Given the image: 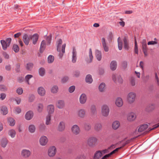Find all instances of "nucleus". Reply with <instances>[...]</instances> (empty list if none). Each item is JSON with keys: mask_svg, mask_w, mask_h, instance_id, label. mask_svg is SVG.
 I'll return each mask as SVG.
<instances>
[{"mask_svg": "<svg viewBox=\"0 0 159 159\" xmlns=\"http://www.w3.org/2000/svg\"><path fill=\"white\" fill-rule=\"evenodd\" d=\"M62 43V41L61 39H59L57 42V50L59 52V56L60 58L62 57L63 54L65 52V48L66 46L65 44H64L61 47V45Z\"/></svg>", "mask_w": 159, "mask_h": 159, "instance_id": "nucleus-1", "label": "nucleus"}, {"mask_svg": "<svg viewBox=\"0 0 159 159\" xmlns=\"http://www.w3.org/2000/svg\"><path fill=\"white\" fill-rule=\"evenodd\" d=\"M110 109L109 106L106 104L102 105L101 108V113L103 117H107L109 114Z\"/></svg>", "mask_w": 159, "mask_h": 159, "instance_id": "nucleus-2", "label": "nucleus"}, {"mask_svg": "<svg viewBox=\"0 0 159 159\" xmlns=\"http://www.w3.org/2000/svg\"><path fill=\"white\" fill-rule=\"evenodd\" d=\"M136 97V93L133 92H129L127 97V100L128 103L132 104L134 103Z\"/></svg>", "mask_w": 159, "mask_h": 159, "instance_id": "nucleus-3", "label": "nucleus"}, {"mask_svg": "<svg viewBox=\"0 0 159 159\" xmlns=\"http://www.w3.org/2000/svg\"><path fill=\"white\" fill-rule=\"evenodd\" d=\"M57 152L56 148L54 146H52L49 147L47 151V155L50 157H54Z\"/></svg>", "mask_w": 159, "mask_h": 159, "instance_id": "nucleus-4", "label": "nucleus"}, {"mask_svg": "<svg viewBox=\"0 0 159 159\" xmlns=\"http://www.w3.org/2000/svg\"><path fill=\"white\" fill-rule=\"evenodd\" d=\"M76 115L79 118L81 119L84 118L86 116L85 110L83 108L79 109L76 112Z\"/></svg>", "mask_w": 159, "mask_h": 159, "instance_id": "nucleus-5", "label": "nucleus"}, {"mask_svg": "<svg viewBox=\"0 0 159 159\" xmlns=\"http://www.w3.org/2000/svg\"><path fill=\"white\" fill-rule=\"evenodd\" d=\"M109 152L108 149H105L102 151H98L95 153L93 159H100L102 156L104 154Z\"/></svg>", "mask_w": 159, "mask_h": 159, "instance_id": "nucleus-6", "label": "nucleus"}, {"mask_svg": "<svg viewBox=\"0 0 159 159\" xmlns=\"http://www.w3.org/2000/svg\"><path fill=\"white\" fill-rule=\"evenodd\" d=\"M112 78L113 80L116 83L122 84L123 82L122 78L120 75L113 74Z\"/></svg>", "mask_w": 159, "mask_h": 159, "instance_id": "nucleus-7", "label": "nucleus"}, {"mask_svg": "<svg viewBox=\"0 0 159 159\" xmlns=\"http://www.w3.org/2000/svg\"><path fill=\"white\" fill-rule=\"evenodd\" d=\"M97 140V139L95 137H89L87 139V144L89 146L93 147L96 143Z\"/></svg>", "mask_w": 159, "mask_h": 159, "instance_id": "nucleus-8", "label": "nucleus"}, {"mask_svg": "<svg viewBox=\"0 0 159 159\" xmlns=\"http://www.w3.org/2000/svg\"><path fill=\"white\" fill-rule=\"evenodd\" d=\"M71 131L73 135H77L80 134L81 130L78 125L75 124L71 127Z\"/></svg>", "mask_w": 159, "mask_h": 159, "instance_id": "nucleus-9", "label": "nucleus"}, {"mask_svg": "<svg viewBox=\"0 0 159 159\" xmlns=\"http://www.w3.org/2000/svg\"><path fill=\"white\" fill-rule=\"evenodd\" d=\"M48 141V139L45 136L43 135L40 137L39 139V143L42 146H45L47 144Z\"/></svg>", "mask_w": 159, "mask_h": 159, "instance_id": "nucleus-10", "label": "nucleus"}, {"mask_svg": "<svg viewBox=\"0 0 159 159\" xmlns=\"http://www.w3.org/2000/svg\"><path fill=\"white\" fill-rule=\"evenodd\" d=\"M21 156L24 158L29 157L31 155V152L28 149H23L21 152Z\"/></svg>", "mask_w": 159, "mask_h": 159, "instance_id": "nucleus-11", "label": "nucleus"}, {"mask_svg": "<svg viewBox=\"0 0 159 159\" xmlns=\"http://www.w3.org/2000/svg\"><path fill=\"white\" fill-rule=\"evenodd\" d=\"M65 122L63 121H60L57 126V130L59 132H63L65 130Z\"/></svg>", "mask_w": 159, "mask_h": 159, "instance_id": "nucleus-12", "label": "nucleus"}, {"mask_svg": "<svg viewBox=\"0 0 159 159\" xmlns=\"http://www.w3.org/2000/svg\"><path fill=\"white\" fill-rule=\"evenodd\" d=\"M37 92L39 96L43 97L46 95V91L43 87L40 86L37 88Z\"/></svg>", "mask_w": 159, "mask_h": 159, "instance_id": "nucleus-13", "label": "nucleus"}, {"mask_svg": "<svg viewBox=\"0 0 159 159\" xmlns=\"http://www.w3.org/2000/svg\"><path fill=\"white\" fill-rule=\"evenodd\" d=\"M56 106L59 109H62L65 107V103L64 101L62 100H58L56 103Z\"/></svg>", "mask_w": 159, "mask_h": 159, "instance_id": "nucleus-14", "label": "nucleus"}, {"mask_svg": "<svg viewBox=\"0 0 159 159\" xmlns=\"http://www.w3.org/2000/svg\"><path fill=\"white\" fill-rule=\"evenodd\" d=\"M136 118V114L134 112L128 113L127 116V119L128 121L132 122L135 120Z\"/></svg>", "mask_w": 159, "mask_h": 159, "instance_id": "nucleus-15", "label": "nucleus"}, {"mask_svg": "<svg viewBox=\"0 0 159 159\" xmlns=\"http://www.w3.org/2000/svg\"><path fill=\"white\" fill-rule=\"evenodd\" d=\"M34 116L33 112L32 111H29L26 113L25 115V118L27 120H31Z\"/></svg>", "mask_w": 159, "mask_h": 159, "instance_id": "nucleus-16", "label": "nucleus"}, {"mask_svg": "<svg viewBox=\"0 0 159 159\" xmlns=\"http://www.w3.org/2000/svg\"><path fill=\"white\" fill-rule=\"evenodd\" d=\"M47 111L48 113V115H50L53 114L54 111V106L53 105L50 104L47 107Z\"/></svg>", "mask_w": 159, "mask_h": 159, "instance_id": "nucleus-17", "label": "nucleus"}, {"mask_svg": "<svg viewBox=\"0 0 159 159\" xmlns=\"http://www.w3.org/2000/svg\"><path fill=\"white\" fill-rule=\"evenodd\" d=\"M87 101V97L84 93L82 94L79 98V102L81 104H84Z\"/></svg>", "mask_w": 159, "mask_h": 159, "instance_id": "nucleus-18", "label": "nucleus"}, {"mask_svg": "<svg viewBox=\"0 0 159 159\" xmlns=\"http://www.w3.org/2000/svg\"><path fill=\"white\" fill-rule=\"evenodd\" d=\"M101 43L104 51L105 52H108L109 48L108 46L107 45V44L106 41V39L105 38H102L101 40Z\"/></svg>", "mask_w": 159, "mask_h": 159, "instance_id": "nucleus-19", "label": "nucleus"}, {"mask_svg": "<svg viewBox=\"0 0 159 159\" xmlns=\"http://www.w3.org/2000/svg\"><path fill=\"white\" fill-rule=\"evenodd\" d=\"M22 39L25 44L26 45H28L30 39V36H28L27 34H25L23 35Z\"/></svg>", "mask_w": 159, "mask_h": 159, "instance_id": "nucleus-20", "label": "nucleus"}, {"mask_svg": "<svg viewBox=\"0 0 159 159\" xmlns=\"http://www.w3.org/2000/svg\"><path fill=\"white\" fill-rule=\"evenodd\" d=\"M72 62L73 63H75L77 60V52L76 49L75 48L73 49L72 52Z\"/></svg>", "mask_w": 159, "mask_h": 159, "instance_id": "nucleus-21", "label": "nucleus"}, {"mask_svg": "<svg viewBox=\"0 0 159 159\" xmlns=\"http://www.w3.org/2000/svg\"><path fill=\"white\" fill-rule=\"evenodd\" d=\"M155 106L154 104H150L148 105L146 108V111L150 112L153 111L155 109Z\"/></svg>", "mask_w": 159, "mask_h": 159, "instance_id": "nucleus-22", "label": "nucleus"}, {"mask_svg": "<svg viewBox=\"0 0 159 159\" xmlns=\"http://www.w3.org/2000/svg\"><path fill=\"white\" fill-rule=\"evenodd\" d=\"M115 104L118 107L122 106L123 104V102L122 99L120 97L117 98L115 100Z\"/></svg>", "mask_w": 159, "mask_h": 159, "instance_id": "nucleus-23", "label": "nucleus"}, {"mask_svg": "<svg viewBox=\"0 0 159 159\" xmlns=\"http://www.w3.org/2000/svg\"><path fill=\"white\" fill-rule=\"evenodd\" d=\"M8 141L6 138H2L1 140V145L3 148H5L8 143Z\"/></svg>", "mask_w": 159, "mask_h": 159, "instance_id": "nucleus-24", "label": "nucleus"}, {"mask_svg": "<svg viewBox=\"0 0 159 159\" xmlns=\"http://www.w3.org/2000/svg\"><path fill=\"white\" fill-rule=\"evenodd\" d=\"M39 38V35L37 34H34L33 35H30V39L33 41V43L34 44L36 43Z\"/></svg>", "mask_w": 159, "mask_h": 159, "instance_id": "nucleus-25", "label": "nucleus"}, {"mask_svg": "<svg viewBox=\"0 0 159 159\" xmlns=\"http://www.w3.org/2000/svg\"><path fill=\"white\" fill-rule=\"evenodd\" d=\"M95 57L97 60L98 61H100L102 59V55L101 51L98 50H96L95 52Z\"/></svg>", "mask_w": 159, "mask_h": 159, "instance_id": "nucleus-26", "label": "nucleus"}, {"mask_svg": "<svg viewBox=\"0 0 159 159\" xmlns=\"http://www.w3.org/2000/svg\"><path fill=\"white\" fill-rule=\"evenodd\" d=\"M93 57L92 55V49L90 48L89 52V58L86 60V62L88 63H90L92 62Z\"/></svg>", "mask_w": 159, "mask_h": 159, "instance_id": "nucleus-27", "label": "nucleus"}, {"mask_svg": "<svg viewBox=\"0 0 159 159\" xmlns=\"http://www.w3.org/2000/svg\"><path fill=\"white\" fill-rule=\"evenodd\" d=\"M124 46V48L126 50H128L129 48V41L128 38L125 37L123 38Z\"/></svg>", "mask_w": 159, "mask_h": 159, "instance_id": "nucleus-28", "label": "nucleus"}, {"mask_svg": "<svg viewBox=\"0 0 159 159\" xmlns=\"http://www.w3.org/2000/svg\"><path fill=\"white\" fill-rule=\"evenodd\" d=\"M117 66V62L115 61H112L110 64V67L111 69L113 70H115L116 69Z\"/></svg>", "mask_w": 159, "mask_h": 159, "instance_id": "nucleus-29", "label": "nucleus"}, {"mask_svg": "<svg viewBox=\"0 0 159 159\" xmlns=\"http://www.w3.org/2000/svg\"><path fill=\"white\" fill-rule=\"evenodd\" d=\"M120 126V123L117 120L114 121L112 124V127L113 129H117Z\"/></svg>", "mask_w": 159, "mask_h": 159, "instance_id": "nucleus-30", "label": "nucleus"}, {"mask_svg": "<svg viewBox=\"0 0 159 159\" xmlns=\"http://www.w3.org/2000/svg\"><path fill=\"white\" fill-rule=\"evenodd\" d=\"M59 90L58 86L56 85L53 86L51 89V93L53 94L57 93Z\"/></svg>", "mask_w": 159, "mask_h": 159, "instance_id": "nucleus-31", "label": "nucleus"}, {"mask_svg": "<svg viewBox=\"0 0 159 159\" xmlns=\"http://www.w3.org/2000/svg\"><path fill=\"white\" fill-rule=\"evenodd\" d=\"M106 85L104 83H102L99 86V90L101 92H104L106 90Z\"/></svg>", "mask_w": 159, "mask_h": 159, "instance_id": "nucleus-32", "label": "nucleus"}, {"mask_svg": "<svg viewBox=\"0 0 159 159\" xmlns=\"http://www.w3.org/2000/svg\"><path fill=\"white\" fill-rule=\"evenodd\" d=\"M102 126L100 123H96L94 127V129L96 131H99L102 129Z\"/></svg>", "mask_w": 159, "mask_h": 159, "instance_id": "nucleus-33", "label": "nucleus"}, {"mask_svg": "<svg viewBox=\"0 0 159 159\" xmlns=\"http://www.w3.org/2000/svg\"><path fill=\"white\" fill-rule=\"evenodd\" d=\"M148 127V125L144 124L141 125L139 126L138 129V131L139 132H141L144 131Z\"/></svg>", "mask_w": 159, "mask_h": 159, "instance_id": "nucleus-34", "label": "nucleus"}, {"mask_svg": "<svg viewBox=\"0 0 159 159\" xmlns=\"http://www.w3.org/2000/svg\"><path fill=\"white\" fill-rule=\"evenodd\" d=\"M39 74L41 77L44 76L45 74L46 71L45 69L43 67H41L38 70Z\"/></svg>", "mask_w": 159, "mask_h": 159, "instance_id": "nucleus-35", "label": "nucleus"}, {"mask_svg": "<svg viewBox=\"0 0 159 159\" xmlns=\"http://www.w3.org/2000/svg\"><path fill=\"white\" fill-rule=\"evenodd\" d=\"M36 130L35 126L33 124L30 125L28 126V130L30 133H34Z\"/></svg>", "mask_w": 159, "mask_h": 159, "instance_id": "nucleus-36", "label": "nucleus"}, {"mask_svg": "<svg viewBox=\"0 0 159 159\" xmlns=\"http://www.w3.org/2000/svg\"><path fill=\"white\" fill-rule=\"evenodd\" d=\"M16 132L14 129H11L8 131V134L12 138H14L16 135Z\"/></svg>", "mask_w": 159, "mask_h": 159, "instance_id": "nucleus-37", "label": "nucleus"}, {"mask_svg": "<svg viewBox=\"0 0 159 159\" xmlns=\"http://www.w3.org/2000/svg\"><path fill=\"white\" fill-rule=\"evenodd\" d=\"M7 121L9 125L11 126H13L15 124V121L14 119L12 118H9L7 119Z\"/></svg>", "mask_w": 159, "mask_h": 159, "instance_id": "nucleus-38", "label": "nucleus"}, {"mask_svg": "<svg viewBox=\"0 0 159 159\" xmlns=\"http://www.w3.org/2000/svg\"><path fill=\"white\" fill-rule=\"evenodd\" d=\"M90 112L91 115L95 114L96 112V106L94 105H92L90 108Z\"/></svg>", "mask_w": 159, "mask_h": 159, "instance_id": "nucleus-39", "label": "nucleus"}, {"mask_svg": "<svg viewBox=\"0 0 159 159\" xmlns=\"http://www.w3.org/2000/svg\"><path fill=\"white\" fill-rule=\"evenodd\" d=\"M0 42L2 48L4 50H6L7 49V47L9 46L6 43V41L4 40H1Z\"/></svg>", "mask_w": 159, "mask_h": 159, "instance_id": "nucleus-40", "label": "nucleus"}, {"mask_svg": "<svg viewBox=\"0 0 159 159\" xmlns=\"http://www.w3.org/2000/svg\"><path fill=\"white\" fill-rule=\"evenodd\" d=\"M1 113L3 115H6L8 113L7 108L5 106H3L1 108Z\"/></svg>", "mask_w": 159, "mask_h": 159, "instance_id": "nucleus-41", "label": "nucleus"}, {"mask_svg": "<svg viewBox=\"0 0 159 159\" xmlns=\"http://www.w3.org/2000/svg\"><path fill=\"white\" fill-rule=\"evenodd\" d=\"M86 82L89 83L90 84L93 82V79L92 76L90 75H87L85 78Z\"/></svg>", "mask_w": 159, "mask_h": 159, "instance_id": "nucleus-42", "label": "nucleus"}, {"mask_svg": "<svg viewBox=\"0 0 159 159\" xmlns=\"http://www.w3.org/2000/svg\"><path fill=\"white\" fill-rule=\"evenodd\" d=\"M91 126L90 124L89 123H86L84 124V129L86 131H89L91 129Z\"/></svg>", "mask_w": 159, "mask_h": 159, "instance_id": "nucleus-43", "label": "nucleus"}, {"mask_svg": "<svg viewBox=\"0 0 159 159\" xmlns=\"http://www.w3.org/2000/svg\"><path fill=\"white\" fill-rule=\"evenodd\" d=\"M46 45L45 41L44 40H43L41 43L40 48V51L41 52H43V50L45 49Z\"/></svg>", "mask_w": 159, "mask_h": 159, "instance_id": "nucleus-44", "label": "nucleus"}, {"mask_svg": "<svg viewBox=\"0 0 159 159\" xmlns=\"http://www.w3.org/2000/svg\"><path fill=\"white\" fill-rule=\"evenodd\" d=\"M117 42L119 49L120 50H122V48L123 44L122 41L120 37H119L118 38Z\"/></svg>", "mask_w": 159, "mask_h": 159, "instance_id": "nucleus-45", "label": "nucleus"}, {"mask_svg": "<svg viewBox=\"0 0 159 159\" xmlns=\"http://www.w3.org/2000/svg\"><path fill=\"white\" fill-rule=\"evenodd\" d=\"M43 106L42 103H39L37 106V110L39 113L41 112L43 109Z\"/></svg>", "mask_w": 159, "mask_h": 159, "instance_id": "nucleus-46", "label": "nucleus"}, {"mask_svg": "<svg viewBox=\"0 0 159 159\" xmlns=\"http://www.w3.org/2000/svg\"><path fill=\"white\" fill-rule=\"evenodd\" d=\"M33 66V64L31 63H29L26 64L25 66L26 69L28 70H31Z\"/></svg>", "mask_w": 159, "mask_h": 159, "instance_id": "nucleus-47", "label": "nucleus"}, {"mask_svg": "<svg viewBox=\"0 0 159 159\" xmlns=\"http://www.w3.org/2000/svg\"><path fill=\"white\" fill-rule=\"evenodd\" d=\"M129 82L131 86H134L135 85V80L134 77H131L130 79Z\"/></svg>", "mask_w": 159, "mask_h": 159, "instance_id": "nucleus-48", "label": "nucleus"}, {"mask_svg": "<svg viewBox=\"0 0 159 159\" xmlns=\"http://www.w3.org/2000/svg\"><path fill=\"white\" fill-rule=\"evenodd\" d=\"M51 115H48L46 117V124L48 125L50 123Z\"/></svg>", "mask_w": 159, "mask_h": 159, "instance_id": "nucleus-49", "label": "nucleus"}, {"mask_svg": "<svg viewBox=\"0 0 159 159\" xmlns=\"http://www.w3.org/2000/svg\"><path fill=\"white\" fill-rule=\"evenodd\" d=\"M33 75H26L25 77V80L26 82L28 84H30V83L29 82V80L33 77Z\"/></svg>", "mask_w": 159, "mask_h": 159, "instance_id": "nucleus-50", "label": "nucleus"}, {"mask_svg": "<svg viewBox=\"0 0 159 159\" xmlns=\"http://www.w3.org/2000/svg\"><path fill=\"white\" fill-rule=\"evenodd\" d=\"M54 57L52 55H49L48 58V62L49 63H52L54 61Z\"/></svg>", "mask_w": 159, "mask_h": 159, "instance_id": "nucleus-51", "label": "nucleus"}, {"mask_svg": "<svg viewBox=\"0 0 159 159\" xmlns=\"http://www.w3.org/2000/svg\"><path fill=\"white\" fill-rule=\"evenodd\" d=\"M13 49L16 52H17L19 50V48L18 45L16 44H14L13 47Z\"/></svg>", "mask_w": 159, "mask_h": 159, "instance_id": "nucleus-52", "label": "nucleus"}, {"mask_svg": "<svg viewBox=\"0 0 159 159\" xmlns=\"http://www.w3.org/2000/svg\"><path fill=\"white\" fill-rule=\"evenodd\" d=\"M7 89V88L5 85L2 84L0 85V90L1 91L5 92L6 91Z\"/></svg>", "mask_w": 159, "mask_h": 159, "instance_id": "nucleus-53", "label": "nucleus"}, {"mask_svg": "<svg viewBox=\"0 0 159 159\" xmlns=\"http://www.w3.org/2000/svg\"><path fill=\"white\" fill-rule=\"evenodd\" d=\"M14 113L17 114L20 113L21 111V109L19 107H16L14 108Z\"/></svg>", "mask_w": 159, "mask_h": 159, "instance_id": "nucleus-54", "label": "nucleus"}, {"mask_svg": "<svg viewBox=\"0 0 159 159\" xmlns=\"http://www.w3.org/2000/svg\"><path fill=\"white\" fill-rule=\"evenodd\" d=\"M155 82L159 86V78L157 73L155 74Z\"/></svg>", "mask_w": 159, "mask_h": 159, "instance_id": "nucleus-55", "label": "nucleus"}, {"mask_svg": "<svg viewBox=\"0 0 159 159\" xmlns=\"http://www.w3.org/2000/svg\"><path fill=\"white\" fill-rule=\"evenodd\" d=\"M86 157L84 154L77 156L75 159H85Z\"/></svg>", "mask_w": 159, "mask_h": 159, "instance_id": "nucleus-56", "label": "nucleus"}, {"mask_svg": "<svg viewBox=\"0 0 159 159\" xmlns=\"http://www.w3.org/2000/svg\"><path fill=\"white\" fill-rule=\"evenodd\" d=\"M35 97L34 95L33 94H31L30 95L29 98V102H32L34 99Z\"/></svg>", "mask_w": 159, "mask_h": 159, "instance_id": "nucleus-57", "label": "nucleus"}, {"mask_svg": "<svg viewBox=\"0 0 159 159\" xmlns=\"http://www.w3.org/2000/svg\"><path fill=\"white\" fill-rule=\"evenodd\" d=\"M75 89V86L74 85L71 86L69 88L68 91L70 93H72L74 91Z\"/></svg>", "mask_w": 159, "mask_h": 159, "instance_id": "nucleus-58", "label": "nucleus"}, {"mask_svg": "<svg viewBox=\"0 0 159 159\" xmlns=\"http://www.w3.org/2000/svg\"><path fill=\"white\" fill-rule=\"evenodd\" d=\"M122 148V147H120V148H116V149H115L112 152H111V153H109V155H110V156H111V155L112 154H114L115 153H116V152H117L121 148Z\"/></svg>", "mask_w": 159, "mask_h": 159, "instance_id": "nucleus-59", "label": "nucleus"}, {"mask_svg": "<svg viewBox=\"0 0 159 159\" xmlns=\"http://www.w3.org/2000/svg\"><path fill=\"white\" fill-rule=\"evenodd\" d=\"M23 92V90L22 88H19L16 90V93L19 95L21 94Z\"/></svg>", "mask_w": 159, "mask_h": 159, "instance_id": "nucleus-60", "label": "nucleus"}, {"mask_svg": "<svg viewBox=\"0 0 159 159\" xmlns=\"http://www.w3.org/2000/svg\"><path fill=\"white\" fill-rule=\"evenodd\" d=\"M69 77L67 76L64 77L61 79V82L62 83H65L66 82L69 80Z\"/></svg>", "mask_w": 159, "mask_h": 159, "instance_id": "nucleus-61", "label": "nucleus"}, {"mask_svg": "<svg viewBox=\"0 0 159 159\" xmlns=\"http://www.w3.org/2000/svg\"><path fill=\"white\" fill-rule=\"evenodd\" d=\"M157 41H149L148 43V45H154L157 43Z\"/></svg>", "mask_w": 159, "mask_h": 159, "instance_id": "nucleus-62", "label": "nucleus"}, {"mask_svg": "<svg viewBox=\"0 0 159 159\" xmlns=\"http://www.w3.org/2000/svg\"><path fill=\"white\" fill-rule=\"evenodd\" d=\"M46 126L44 124H40L39 126V128L41 130L45 129Z\"/></svg>", "mask_w": 159, "mask_h": 159, "instance_id": "nucleus-63", "label": "nucleus"}, {"mask_svg": "<svg viewBox=\"0 0 159 159\" xmlns=\"http://www.w3.org/2000/svg\"><path fill=\"white\" fill-rule=\"evenodd\" d=\"M80 74V72L79 71H75L74 73V76L75 77H78L79 76Z\"/></svg>", "mask_w": 159, "mask_h": 159, "instance_id": "nucleus-64", "label": "nucleus"}]
</instances>
